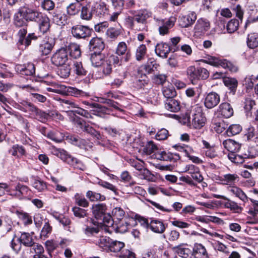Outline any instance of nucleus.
Returning <instances> with one entry per match:
<instances>
[{"mask_svg": "<svg viewBox=\"0 0 258 258\" xmlns=\"http://www.w3.org/2000/svg\"><path fill=\"white\" fill-rule=\"evenodd\" d=\"M170 51V47L166 43H158L156 46L155 52L160 57L166 58Z\"/></svg>", "mask_w": 258, "mask_h": 258, "instance_id": "27", "label": "nucleus"}, {"mask_svg": "<svg viewBox=\"0 0 258 258\" xmlns=\"http://www.w3.org/2000/svg\"><path fill=\"white\" fill-rule=\"evenodd\" d=\"M52 63L56 66H62L67 63H71L68 54L67 49L62 47L57 50L51 58Z\"/></svg>", "mask_w": 258, "mask_h": 258, "instance_id": "3", "label": "nucleus"}, {"mask_svg": "<svg viewBox=\"0 0 258 258\" xmlns=\"http://www.w3.org/2000/svg\"><path fill=\"white\" fill-rule=\"evenodd\" d=\"M165 107L171 112H177L180 108L179 102L173 98L166 99L165 101Z\"/></svg>", "mask_w": 258, "mask_h": 258, "instance_id": "35", "label": "nucleus"}, {"mask_svg": "<svg viewBox=\"0 0 258 258\" xmlns=\"http://www.w3.org/2000/svg\"><path fill=\"white\" fill-rule=\"evenodd\" d=\"M219 111L225 118H229L233 115L234 111L232 107L228 102H223L219 106Z\"/></svg>", "mask_w": 258, "mask_h": 258, "instance_id": "25", "label": "nucleus"}, {"mask_svg": "<svg viewBox=\"0 0 258 258\" xmlns=\"http://www.w3.org/2000/svg\"><path fill=\"white\" fill-rule=\"evenodd\" d=\"M108 9L104 2H100L97 5L96 13L97 15H104L107 14Z\"/></svg>", "mask_w": 258, "mask_h": 258, "instance_id": "63", "label": "nucleus"}, {"mask_svg": "<svg viewBox=\"0 0 258 258\" xmlns=\"http://www.w3.org/2000/svg\"><path fill=\"white\" fill-rule=\"evenodd\" d=\"M73 70L78 76H84L87 74V71L83 67L82 63L81 61H73Z\"/></svg>", "mask_w": 258, "mask_h": 258, "instance_id": "39", "label": "nucleus"}, {"mask_svg": "<svg viewBox=\"0 0 258 258\" xmlns=\"http://www.w3.org/2000/svg\"><path fill=\"white\" fill-rule=\"evenodd\" d=\"M64 48L67 49L68 54L69 53L70 56L71 57L76 59L81 56V52L80 46L76 43H70Z\"/></svg>", "mask_w": 258, "mask_h": 258, "instance_id": "32", "label": "nucleus"}, {"mask_svg": "<svg viewBox=\"0 0 258 258\" xmlns=\"http://www.w3.org/2000/svg\"><path fill=\"white\" fill-rule=\"evenodd\" d=\"M36 23L38 24L39 31L42 33L44 34L49 30L50 20L46 15L43 14Z\"/></svg>", "mask_w": 258, "mask_h": 258, "instance_id": "24", "label": "nucleus"}, {"mask_svg": "<svg viewBox=\"0 0 258 258\" xmlns=\"http://www.w3.org/2000/svg\"><path fill=\"white\" fill-rule=\"evenodd\" d=\"M57 156L62 161L75 169H79L82 171H84L86 169V166L81 161L68 154V153L63 150H60L58 153Z\"/></svg>", "mask_w": 258, "mask_h": 258, "instance_id": "2", "label": "nucleus"}, {"mask_svg": "<svg viewBox=\"0 0 258 258\" xmlns=\"http://www.w3.org/2000/svg\"><path fill=\"white\" fill-rule=\"evenodd\" d=\"M16 71L22 75L32 76L35 73V67L33 63H28L25 64H17Z\"/></svg>", "mask_w": 258, "mask_h": 258, "instance_id": "13", "label": "nucleus"}, {"mask_svg": "<svg viewBox=\"0 0 258 258\" xmlns=\"http://www.w3.org/2000/svg\"><path fill=\"white\" fill-rule=\"evenodd\" d=\"M71 63H67L61 66L57 71L58 75L62 78H67L70 75L71 68L70 67Z\"/></svg>", "mask_w": 258, "mask_h": 258, "instance_id": "54", "label": "nucleus"}, {"mask_svg": "<svg viewBox=\"0 0 258 258\" xmlns=\"http://www.w3.org/2000/svg\"><path fill=\"white\" fill-rule=\"evenodd\" d=\"M152 13L146 9L139 10L135 15V20L139 23L144 24L148 18L151 17Z\"/></svg>", "mask_w": 258, "mask_h": 258, "instance_id": "30", "label": "nucleus"}, {"mask_svg": "<svg viewBox=\"0 0 258 258\" xmlns=\"http://www.w3.org/2000/svg\"><path fill=\"white\" fill-rule=\"evenodd\" d=\"M104 47L105 44L102 38L94 37L90 41L89 49L93 52H101Z\"/></svg>", "mask_w": 258, "mask_h": 258, "instance_id": "17", "label": "nucleus"}, {"mask_svg": "<svg viewBox=\"0 0 258 258\" xmlns=\"http://www.w3.org/2000/svg\"><path fill=\"white\" fill-rule=\"evenodd\" d=\"M210 27L209 21L205 19H199L195 26L194 33L197 36H201L204 35Z\"/></svg>", "mask_w": 258, "mask_h": 258, "instance_id": "8", "label": "nucleus"}, {"mask_svg": "<svg viewBox=\"0 0 258 258\" xmlns=\"http://www.w3.org/2000/svg\"><path fill=\"white\" fill-rule=\"evenodd\" d=\"M21 9L23 12V14L24 15V18L27 22H36L43 15L42 12L35 9L29 7H24Z\"/></svg>", "mask_w": 258, "mask_h": 258, "instance_id": "7", "label": "nucleus"}, {"mask_svg": "<svg viewBox=\"0 0 258 258\" xmlns=\"http://www.w3.org/2000/svg\"><path fill=\"white\" fill-rule=\"evenodd\" d=\"M96 7H92L90 10L87 6H83L81 10L80 18L85 20H90L92 18V12L95 11Z\"/></svg>", "mask_w": 258, "mask_h": 258, "instance_id": "42", "label": "nucleus"}, {"mask_svg": "<svg viewBox=\"0 0 258 258\" xmlns=\"http://www.w3.org/2000/svg\"><path fill=\"white\" fill-rule=\"evenodd\" d=\"M87 104L89 105L92 108L91 111L93 114L100 117H104L105 115L109 114L111 112V110L110 108L99 103H87Z\"/></svg>", "mask_w": 258, "mask_h": 258, "instance_id": "10", "label": "nucleus"}, {"mask_svg": "<svg viewBox=\"0 0 258 258\" xmlns=\"http://www.w3.org/2000/svg\"><path fill=\"white\" fill-rule=\"evenodd\" d=\"M240 175L244 178L247 179L245 184L247 186H253L255 185V181L252 177V173L247 170H242L240 171Z\"/></svg>", "mask_w": 258, "mask_h": 258, "instance_id": "40", "label": "nucleus"}, {"mask_svg": "<svg viewBox=\"0 0 258 258\" xmlns=\"http://www.w3.org/2000/svg\"><path fill=\"white\" fill-rule=\"evenodd\" d=\"M153 156L155 158L163 161H176L180 158L179 155L176 153H166L165 151H157Z\"/></svg>", "mask_w": 258, "mask_h": 258, "instance_id": "14", "label": "nucleus"}, {"mask_svg": "<svg viewBox=\"0 0 258 258\" xmlns=\"http://www.w3.org/2000/svg\"><path fill=\"white\" fill-rule=\"evenodd\" d=\"M37 38V36L34 33H29L23 40H18V43L27 47L31 44L32 40H35Z\"/></svg>", "mask_w": 258, "mask_h": 258, "instance_id": "59", "label": "nucleus"}, {"mask_svg": "<svg viewBox=\"0 0 258 258\" xmlns=\"http://www.w3.org/2000/svg\"><path fill=\"white\" fill-rule=\"evenodd\" d=\"M239 25V20L235 19H233L230 20L226 25L227 31L228 33H234L238 29Z\"/></svg>", "mask_w": 258, "mask_h": 258, "instance_id": "53", "label": "nucleus"}, {"mask_svg": "<svg viewBox=\"0 0 258 258\" xmlns=\"http://www.w3.org/2000/svg\"><path fill=\"white\" fill-rule=\"evenodd\" d=\"M115 53L119 56H122V60L125 62L130 61L132 57V53L130 50L127 49L126 44L124 42H119L116 48Z\"/></svg>", "mask_w": 258, "mask_h": 258, "instance_id": "12", "label": "nucleus"}, {"mask_svg": "<svg viewBox=\"0 0 258 258\" xmlns=\"http://www.w3.org/2000/svg\"><path fill=\"white\" fill-rule=\"evenodd\" d=\"M197 19V15L195 12H189L186 16H182L179 20V25L182 28H187L191 26Z\"/></svg>", "mask_w": 258, "mask_h": 258, "instance_id": "18", "label": "nucleus"}, {"mask_svg": "<svg viewBox=\"0 0 258 258\" xmlns=\"http://www.w3.org/2000/svg\"><path fill=\"white\" fill-rule=\"evenodd\" d=\"M53 21L58 25H64L67 22V16L58 10H55L52 14Z\"/></svg>", "mask_w": 258, "mask_h": 258, "instance_id": "33", "label": "nucleus"}, {"mask_svg": "<svg viewBox=\"0 0 258 258\" xmlns=\"http://www.w3.org/2000/svg\"><path fill=\"white\" fill-rule=\"evenodd\" d=\"M221 183L223 185L234 186V185L239 180V176L236 174L227 173L219 177Z\"/></svg>", "mask_w": 258, "mask_h": 258, "instance_id": "15", "label": "nucleus"}, {"mask_svg": "<svg viewBox=\"0 0 258 258\" xmlns=\"http://www.w3.org/2000/svg\"><path fill=\"white\" fill-rule=\"evenodd\" d=\"M86 197L91 202L103 201L105 200L106 198L104 195L100 193H97L91 190H89L86 192Z\"/></svg>", "mask_w": 258, "mask_h": 258, "instance_id": "45", "label": "nucleus"}, {"mask_svg": "<svg viewBox=\"0 0 258 258\" xmlns=\"http://www.w3.org/2000/svg\"><path fill=\"white\" fill-rule=\"evenodd\" d=\"M112 215L113 218L115 220L117 228L121 229V232L126 231L129 224L125 219L123 220L125 212L123 209L120 207H116L112 210Z\"/></svg>", "mask_w": 258, "mask_h": 258, "instance_id": "1", "label": "nucleus"}, {"mask_svg": "<svg viewBox=\"0 0 258 258\" xmlns=\"http://www.w3.org/2000/svg\"><path fill=\"white\" fill-rule=\"evenodd\" d=\"M147 48L145 44L139 46L136 50L135 57L137 61H142L145 59L147 55Z\"/></svg>", "mask_w": 258, "mask_h": 258, "instance_id": "38", "label": "nucleus"}, {"mask_svg": "<svg viewBox=\"0 0 258 258\" xmlns=\"http://www.w3.org/2000/svg\"><path fill=\"white\" fill-rule=\"evenodd\" d=\"M150 229L153 232L162 233L166 229V226L163 222L158 220H153L150 223Z\"/></svg>", "mask_w": 258, "mask_h": 258, "instance_id": "31", "label": "nucleus"}, {"mask_svg": "<svg viewBox=\"0 0 258 258\" xmlns=\"http://www.w3.org/2000/svg\"><path fill=\"white\" fill-rule=\"evenodd\" d=\"M67 92L70 95L80 97L87 96V93L82 90H79L76 88L69 87L67 88Z\"/></svg>", "mask_w": 258, "mask_h": 258, "instance_id": "49", "label": "nucleus"}, {"mask_svg": "<svg viewBox=\"0 0 258 258\" xmlns=\"http://www.w3.org/2000/svg\"><path fill=\"white\" fill-rule=\"evenodd\" d=\"M23 12L22 9H20L19 10L18 12L15 14L14 16L13 23L16 27H27L28 26V22L24 18V15L23 14Z\"/></svg>", "mask_w": 258, "mask_h": 258, "instance_id": "20", "label": "nucleus"}, {"mask_svg": "<svg viewBox=\"0 0 258 258\" xmlns=\"http://www.w3.org/2000/svg\"><path fill=\"white\" fill-rule=\"evenodd\" d=\"M18 241L20 244L27 247H30V251L32 253L34 251L33 248L35 245H40L34 242L32 235L28 232H21V235L18 238Z\"/></svg>", "mask_w": 258, "mask_h": 258, "instance_id": "9", "label": "nucleus"}, {"mask_svg": "<svg viewBox=\"0 0 258 258\" xmlns=\"http://www.w3.org/2000/svg\"><path fill=\"white\" fill-rule=\"evenodd\" d=\"M16 214L20 220L22 221L25 226H27L32 223V217L29 214L22 211L16 212Z\"/></svg>", "mask_w": 258, "mask_h": 258, "instance_id": "47", "label": "nucleus"}, {"mask_svg": "<svg viewBox=\"0 0 258 258\" xmlns=\"http://www.w3.org/2000/svg\"><path fill=\"white\" fill-rule=\"evenodd\" d=\"M52 227L50 225L49 220L47 219L44 220V225L40 233V237L47 238L52 232Z\"/></svg>", "mask_w": 258, "mask_h": 258, "instance_id": "46", "label": "nucleus"}, {"mask_svg": "<svg viewBox=\"0 0 258 258\" xmlns=\"http://www.w3.org/2000/svg\"><path fill=\"white\" fill-rule=\"evenodd\" d=\"M33 249L34 251L33 253H35L33 255V258H48L43 254L44 250L41 245H35Z\"/></svg>", "mask_w": 258, "mask_h": 258, "instance_id": "60", "label": "nucleus"}, {"mask_svg": "<svg viewBox=\"0 0 258 258\" xmlns=\"http://www.w3.org/2000/svg\"><path fill=\"white\" fill-rule=\"evenodd\" d=\"M92 210L94 217L98 220L104 218L107 214V207L102 203L93 205Z\"/></svg>", "mask_w": 258, "mask_h": 258, "instance_id": "16", "label": "nucleus"}, {"mask_svg": "<svg viewBox=\"0 0 258 258\" xmlns=\"http://www.w3.org/2000/svg\"><path fill=\"white\" fill-rule=\"evenodd\" d=\"M220 101V95L216 92H211L206 95L204 104L206 108L212 109L216 106L219 103Z\"/></svg>", "mask_w": 258, "mask_h": 258, "instance_id": "11", "label": "nucleus"}, {"mask_svg": "<svg viewBox=\"0 0 258 258\" xmlns=\"http://www.w3.org/2000/svg\"><path fill=\"white\" fill-rule=\"evenodd\" d=\"M242 126L238 124H233L230 125L226 131L228 136H232L239 134L242 131Z\"/></svg>", "mask_w": 258, "mask_h": 258, "instance_id": "50", "label": "nucleus"}, {"mask_svg": "<svg viewBox=\"0 0 258 258\" xmlns=\"http://www.w3.org/2000/svg\"><path fill=\"white\" fill-rule=\"evenodd\" d=\"M222 145L229 152H238L241 148L240 144L230 139L223 141Z\"/></svg>", "mask_w": 258, "mask_h": 258, "instance_id": "23", "label": "nucleus"}, {"mask_svg": "<svg viewBox=\"0 0 258 258\" xmlns=\"http://www.w3.org/2000/svg\"><path fill=\"white\" fill-rule=\"evenodd\" d=\"M224 85L229 88L232 91L234 92L237 87L238 82L237 81L232 78H225L223 80Z\"/></svg>", "mask_w": 258, "mask_h": 258, "instance_id": "51", "label": "nucleus"}, {"mask_svg": "<svg viewBox=\"0 0 258 258\" xmlns=\"http://www.w3.org/2000/svg\"><path fill=\"white\" fill-rule=\"evenodd\" d=\"M206 118L204 115L192 117L190 126L196 129H200L206 123Z\"/></svg>", "mask_w": 258, "mask_h": 258, "instance_id": "36", "label": "nucleus"}, {"mask_svg": "<svg viewBox=\"0 0 258 258\" xmlns=\"http://www.w3.org/2000/svg\"><path fill=\"white\" fill-rule=\"evenodd\" d=\"M80 8L77 3H72L66 8V12L69 16H75L79 13Z\"/></svg>", "mask_w": 258, "mask_h": 258, "instance_id": "52", "label": "nucleus"}, {"mask_svg": "<svg viewBox=\"0 0 258 258\" xmlns=\"http://www.w3.org/2000/svg\"><path fill=\"white\" fill-rule=\"evenodd\" d=\"M112 240L107 236L101 235L97 238L95 243L102 250L107 252Z\"/></svg>", "mask_w": 258, "mask_h": 258, "instance_id": "22", "label": "nucleus"}, {"mask_svg": "<svg viewBox=\"0 0 258 258\" xmlns=\"http://www.w3.org/2000/svg\"><path fill=\"white\" fill-rule=\"evenodd\" d=\"M92 30L88 26L76 25L72 27L71 33L77 39H85L91 36Z\"/></svg>", "mask_w": 258, "mask_h": 258, "instance_id": "4", "label": "nucleus"}, {"mask_svg": "<svg viewBox=\"0 0 258 258\" xmlns=\"http://www.w3.org/2000/svg\"><path fill=\"white\" fill-rule=\"evenodd\" d=\"M54 45V39L49 37H45L39 45V52L42 55H47L51 52Z\"/></svg>", "mask_w": 258, "mask_h": 258, "instance_id": "5", "label": "nucleus"}, {"mask_svg": "<svg viewBox=\"0 0 258 258\" xmlns=\"http://www.w3.org/2000/svg\"><path fill=\"white\" fill-rule=\"evenodd\" d=\"M176 21V19L174 17H171L167 19L159 20V34L161 35L168 34L170 29L174 27Z\"/></svg>", "mask_w": 258, "mask_h": 258, "instance_id": "6", "label": "nucleus"}, {"mask_svg": "<svg viewBox=\"0 0 258 258\" xmlns=\"http://www.w3.org/2000/svg\"><path fill=\"white\" fill-rule=\"evenodd\" d=\"M15 190L16 191V195L18 197L26 196L29 192V189L28 186L20 183L16 186Z\"/></svg>", "mask_w": 258, "mask_h": 258, "instance_id": "55", "label": "nucleus"}, {"mask_svg": "<svg viewBox=\"0 0 258 258\" xmlns=\"http://www.w3.org/2000/svg\"><path fill=\"white\" fill-rule=\"evenodd\" d=\"M214 197L217 199H222L227 200L224 203V206L226 208L230 209L234 212H239L242 210V208L238 205L236 202L228 199L225 197L220 195H215Z\"/></svg>", "mask_w": 258, "mask_h": 258, "instance_id": "29", "label": "nucleus"}, {"mask_svg": "<svg viewBox=\"0 0 258 258\" xmlns=\"http://www.w3.org/2000/svg\"><path fill=\"white\" fill-rule=\"evenodd\" d=\"M18 109L25 112H29L30 114L33 116L37 107L31 102L27 100H22L17 104Z\"/></svg>", "mask_w": 258, "mask_h": 258, "instance_id": "19", "label": "nucleus"}, {"mask_svg": "<svg viewBox=\"0 0 258 258\" xmlns=\"http://www.w3.org/2000/svg\"><path fill=\"white\" fill-rule=\"evenodd\" d=\"M9 153L12 156L17 158H20L23 156L25 155L26 150L22 146L16 144L9 149Z\"/></svg>", "mask_w": 258, "mask_h": 258, "instance_id": "34", "label": "nucleus"}, {"mask_svg": "<svg viewBox=\"0 0 258 258\" xmlns=\"http://www.w3.org/2000/svg\"><path fill=\"white\" fill-rule=\"evenodd\" d=\"M192 254L195 258H209L208 253L201 243H195L193 248Z\"/></svg>", "mask_w": 258, "mask_h": 258, "instance_id": "21", "label": "nucleus"}, {"mask_svg": "<svg viewBox=\"0 0 258 258\" xmlns=\"http://www.w3.org/2000/svg\"><path fill=\"white\" fill-rule=\"evenodd\" d=\"M75 203L80 207L84 208L88 207L89 202L85 198L79 194H76L74 197Z\"/></svg>", "mask_w": 258, "mask_h": 258, "instance_id": "56", "label": "nucleus"}, {"mask_svg": "<svg viewBox=\"0 0 258 258\" xmlns=\"http://www.w3.org/2000/svg\"><path fill=\"white\" fill-rule=\"evenodd\" d=\"M224 60V59H220L215 56H208L205 59L202 60V61L214 67H218L220 66L222 67Z\"/></svg>", "mask_w": 258, "mask_h": 258, "instance_id": "41", "label": "nucleus"}, {"mask_svg": "<svg viewBox=\"0 0 258 258\" xmlns=\"http://www.w3.org/2000/svg\"><path fill=\"white\" fill-rule=\"evenodd\" d=\"M227 189L231 194L238 198L243 202L246 203L248 201V198L246 195L238 186H229Z\"/></svg>", "mask_w": 258, "mask_h": 258, "instance_id": "28", "label": "nucleus"}, {"mask_svg": "<svg viewBox=\"0 0 258 258\" xmlns=\"http://www.w3.org/2000/svg\"><path fill=\"white\" fill-rule=\"evenodd\" d=\"M124 243L117 240H112L107 252H112L114 253L120 252V250L124 248Z\"/></svg>", "mask_w": 258, "mask_h": 258, "instance_id": "43", "label": "nucleus"}, {"mask_svg": "<svg viewBox=\"0 0 258 258\" xmlns=\"http://www.w3.org/2000/svg\"><path fill=\"white\" fill-rule=\"evenodd\" d=\"M163 94L167 99L173 98L176 95L175 90L172 85L164 87Z\"/></svg>", "mask_w": 258, "mask_h": 258, "instance_id": "58", "label": "nucleus"}, {"mask_svg": "<svg viewBox=\"0 0 258 258\" xmlns=\"http://www.w3.org/2000/svg\"><path fill=\"white\" fill-rule=\"evenodd\" d=\"M247 45L250 49H254L258 46V34L251 33L247 37Z\"/></svg>", "mask_w": 258, "mask_h": 258, "instance_id": "37", "label": "nucleus"}, {"mask_svg": "<svg viewBox=\"0 0 258 258\" xmlns=\"http://www.w3.org/2000/svg\"><path fill=\"white\" fill-rule=\"evenodd\" d=\"M83 131L89 134L97 140H99L101 139V136L100 133L96 131L93 127L88 124H87L86 126H84V128Z\"/></svg>", "mask_w": 258, "mask_h": 258, "instance_id": "57", "label": "nucleus"}, {"mask_svg": "<svg viewBox=\"0 0 258 258\" xmlns=\"http://www.w3.org/2000/svg\"><path fill=\"white\" fill-rule=\"evenodd\" d=\"M144 151L148 155H151L153 153L155 154L156 152L158 151L157 146L153 141L148 142L144 149Z\"/></svg>", "mask_w": 258, "mask_h": 258, "instance_id": "64", "label": "nucleus"}, {"mask_svg": "<svg viewBox=\"0 0 258 258\" xmlns=\"http://www.w3.org/2000/svg\"><path fill=\"white\" fill-rule=\"evenodd\" d=\"M159 67V65L156 63V61L150 59L144 66V69L146 73L151 74L157 71Z\"/></svg>", "mask_w": 258, "mask_h": 258, "instance_id": "48", "label": "nucleus"}, {"mask_svg": "<svg viewBox=\"0 0 258 258\" xmlns=\"http://www.w3.org/2000/svg\"><path fill=\"white\" fill-rule=\"evenodd\" d=\"M186 72L188 78L191 81L198 79V68H196L194 66H190L188 68Z\"/></svg>", "mask_w": 258, "mask_h": 258, "instance_id": "61", "label": "nucleus"}, {"mask_svg": "<svg viewBox=\"0 0 258 258\" xmlns=\"http://www.w3.org/2000/svg\"><path fill=\"white\" fill-rule=\"evenodd\" d=\"M190 114L191 115L192 117L204 115L202 107L198 104L191 106L190 113H186L184 118L185 121H186L187 123L190 122Z\"/></svg>", "mask_w": 258, "mask_h": 258, "instance_id": "26", "label": "nucleus"}, {"mask_svg": "<svg viewBox=\"0 0 258 258\" xmlns=\"http://www.w3.org/2000/svg\"><path fill=\"white\" fill-rule=\"evenodd\" d=\"M178 254L183 258H190L192 254V251L188 248L178 247L177 250Z\"/></svg>", "mask_w": 258, "mask_h": 258, "instance_id": "62", "label": "nucleus"}, {"mask_svg": "<svg viewBox=\"0 0 258 258\" xmlns=\"http://www.w3.org/2000/svg\"><path fill=\"white\" fill-rule=\"evenodd\" d=\"M103 57L104 55L101 52H93L92 53L90 57V60L92 65L96 67L100 66L104 60L103 59Z\"/></svg>", "mask_w": 258, "mask_h": 258, "instance_id": "44", "label": "nucleus"}]
</instances>
